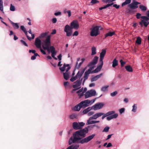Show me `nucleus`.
Returning <instances> with one entry per match:
<instances>
[{"label": "nucleus", "mask_w": 149, "mask_h": 149, "mask_svg": "<svg viewBox=\"0 0 149 149\" xmlns=\"http://www.w3.org/2000/svg\"><path fill=\"white\" fill-rule=\"evenodd\" d=\"M78 117L77 114L75 113L72 114L70 116V118L71 119L77 118Z\"/></svg>", "instance_id": "obj_32"}, {"label": "nucleus", "mask_w": 149, "mask_h": 149, "mask_svg": "<svg viewBox=\"0 0 149 149\" xmlns=\"http://www.w3.org/2000/svg\"><path fill=\"white\" fill-rule=\"evenodd\" d=\"M102 74L101 73L99 75H97L96 76L92 78L91 79V81L92 82L96 81L98 79H99L101 76L102 75Z\"/></svg>", "instance_id": "obj_23"}, {"label": "nucleus", "mask_w": 149, "mask_h": 149, "mask_svg": "<svg viewBox=\"0 0 149 149\" xmlns=\"http://www.w3.org/2000/svg\"><path fill=\"white\" fill-rule=\"evenodd\" d=\"M57 22V19L56 18H54L52 19V22L53 23H55Z\"/></svg>", "instance_id": "obj_55"}, {"label": "nucleus", "mask_w": 149, "mask_h": 149, "mask_svg": "<svg viewBox=\"0 0 149 149\" xmlns=\"http://www.w3.org/2000/svg\"><path fill=\"white\" fill-rule=\"evenodd\" d=\"M86 68V67H85L82 70L79 71L75 76L72 77L70 79V81L72 82L77 79L75 82L73 84L72 87L74 89L72 91V92L74 91L78 90L81 88V86L83 78L82 77L81 79L80 78Z\"/></svg>", "instance_id": "obj_2"}, {"label": "nucleus", "mask_w": 149, "mask_h": 149, "mask_svg": "<svg viewBox=\"0 0 149 149\" xmlns=\"http://www.w3.org/2000/svg\"><path fill=\"white\" fill-rule=\"evenodd\" d=\"M81 105L80 103L76 105L74 107V110L75 111H79L80 110L81 108Z\"/></svg>", "instance_id": "obj_29"}, {"label": "nucleus", "mask_w": 149, "mask_h": 149, "mask_svg": "<svg viewBox=\"0 0 149 149\" xmlns=\"http://www.w3.org/2000/svg\"><path fill=\"white\" fill-rule=\"evenodd\" d=\"M140 4V3L135 1V0H133L132 2L129 5V6L131 9H135L137 8L138 7V5Z\"/></svg>", "instance_id": "obj_12"}, {"label": "nucleus", "mask_w": 149, "mask_h": 149, "mask_svg": "<svg viewBox=\"0 0 149 149\" xmlns=\"http://www.w3.org/2000/svg\"><path fill=\"white\" fill-rule=\"evenodd\" d=\"M115 33L114 32H109L108 33H107L105 36V37H108V36H111L113 35H114Z\"/></svg>", "instance_id": "obj_39"}, {"label": "nucleus", "mask_w": 149, "mask_h": 149, "mask_svg": "<svg viewBox=\"0 0 149 149\" xmlns=\"http://www.w3.org/2000/svg\"><path fill=\"white\" fill-rule=\"evenodd\" d=\"M85 124V123L82 122L79 123L74 122L73 123L72 126L74 129L77 130L82 128Z\"/></svg>", "instance_id": "obj_7"}, {"label": "nucleus", "mask_w": 149, "mask_h": 149, "mask_svg": "<svg viewBox=\"0 0 149 149\" xmlns=\"http://www.w3.org/2000/svg\"><path fill=\"white\" fill-rule=\"evenodd\" d=\"M116 112L114 111H110L107 112L105 114H104L103 116L102 117V120L106 117L108 116L107 119L108 120H110L113 118H116L118 116V113H115Z\"/></svg>", "instance_id": "obj_5"}, {"label": "nucleus", "mask_w": 149, "mask_h": 149, "mask_svg": "<svg viewBox=\"0 0 149 149\" xmlns=\"http://www.w3.org/2000/svg\"><path fill=\"white\" fill-rule=\"evenodd\" d=\"M83 63L82 62H81L79 63V65L78 64V63L77 62L76 63V65L75 66V68L76 69H79L81 65Z\"/></svg>", "instance_id": "obj_42"}, {"label": "nucleus", "mask_w": 149, "mask_h": 149, "mask_svg": "<svg viewBox=\"0 0 149 149\" xmlns=\"http://www.w3.org/2000/svg\"><path fill=\"white\" fill-rule=\"evenodd\" d=\"M89 74H90V73H88L86 71L85 72L83 77V81L82 82V84L83 85H84L85 81L88 78Z\"/></svg>", "instance_id": "obj_21"}, {"label": "nucleus", "mask_w": 149, "mask_h": 149, "mask_svg": "<svg viewBox=\"0 0 149 149\" xmlns=\"http://www.w3.org/2000/svg\"><path fill=\"white\" fill-rule=\"evenodd\" d=\"M62 55L61 54H60L58 56V58L59 61H61V60Z\"/></svg>", "instance_id": "obj_60"}, {"label": "nucleus", "mask_w": 149, "mask_h": 149, "mask_svg": "<svg viewBox=\"0 0 149 149\" xmlns=\"http://www.w3.org/2000/svg\"><path fill=\"white\" fill-rule=\"evenodd\" d=\"M99 1L97 0H92L91 3H92L91 5L99 3Z\"/></svg>", "instance_id": "obj_48"}, {"label": "nucleus", "mask_w": 149, "mask_h": 149, "mask_svg": "<svg viewBox=\"0 0 149 149\" xmlns=\"http://www.w3.org/2000/svg\"><path fill=\"white\" fill-rule=\"evenodd\" d=\"M77 143L76 141H74V138H72L71 137L70 138L69 141V145H71L72 143Z\"/></svg>", "instance_id": "obj_37"}, {"label": "nucleus", "mask_w": 149, "mask_h": 149, "mask_svg": "<svg viewBox=\"0 0 149 149\" xmlns=\"http://www.w3.org/2000/svg\"><path fill=\"white\" fill-rule=\"evenodd\" d=\"M125 68L128 72H132L133 71L132 68L130 65L126 66Z\"/></svg>", "instance_id": "obj_26"}, {"label": "nucleus", "mask_w": 149, "mask_h": 149, "mask_svg": "<svg viewBox=\"0 0 149 149\" xmlns=\"http://www.w3.org/2000/svg\"><path fill=\"white\" fill-rule=\"evenodd\" d=\"M93 119V118L91 117H90L87 120L86 124L87 125H89L100 122V121L99 120H92Z\"/></svg>", "instance_id": "obj_13"}, {"label": "nucleus", "mask_w": 149, "mask_h": 149, "mask_svg": "<svg viewBox=\"0 0 149 149\" xmlns=\"http://www.w3.org/2000/svg\"><path fill=\"white\" fill-rule=\"evenodd\" d=\"M92 109L90 107H88L87 108L84 109L83 111V114H86L88 112L91 110Z\"/></svg>", "instance_id": "obj_30"}, {"label": "nucleus", "mask_w": 149, "mask_h": 149, "mask_svg": "<svg viewBox=\"0 0 149 149\" xmlns=\"http://www.w3.org/2000/svg\"><path fill=\"white\" fill-rule=\"evenodd\" d=\"M100 27L99 26H96L94 27L91 32V35L92 36H96L99 34V30Z\"/></svg>", "instance_id": "obj_10"}, {"label": "nucleus", "mask_w": 149, "mask_h": 149, "mask_svg": "<svg viewBox=\"0 0 149 149\" xmlns=\"http://www.w3.org/2000/svg\"><path fill=\"white\" fill-rule=\"evenodd\" d=\"M88 132V129L85 127L74 132L73 134L74 141H76L77 143L82 144L88 143L92 140L95 136V134H93L84 138Z\"/></svg>", "instance_id": "obj_1"}, {"label": "nucleus", "mask_w": 149, "mask_h": 149, "mask_svg": "<svg viewBox=\"0 0 149 149\" xmlns=\"http://www.w3.org/2000/svg\"><path fill=\"white\" fill-rule=\"evenodd\" d=\"M113 3H108V4H107L106 5V8L109 7L111 6V5H113Z\"/></svg>", "instance_id": "obj_57"}, {"label": "nucleus", "mask_w": 149, "mask_h": 149, "mask_svg": "<svg viewBox=\"0 0 149 149\" xmlns=\"http://www.w3.org/2000/svg\"><path fill=\"white\" fill-rule=\"evenodd\" d=\"M21 29L25 33L26 35V36L28 39L29 40H31V37L27 36V32L26 31V29L25 28L24 26L22 25L20 26Z\"/></svg>", "instance_id": "obj_20"}, {"label": "nucleus", "mask_w": 149, "mask_h": 149, "mask_svg": "<svg viewBox=\"0 0 149 149\" xmlns=\"http://www.w3.org/2000/svg\"><path fill=\"white\" fill-rule=\"evenodd\" d=\"M96 92L94 90H91L86 92L84 94L85 98H87L95 95Z\"/></svg>", "instance_id": "obj_9"}, {"label": "nucleus", "mask_w": 149, "mask_h": 149, "mask_svg": "<svg viewBox=\"0 0 149 149\" xmlns=\"http://www.w3.org/2000/svg\"><path fill=\"white\" fill-rule=\"evenodd\" d=\"M98 59V57L97 56H96L94 57L93 61L90 63L87 66V67H89V68L88 70L86 71V72H87L90 74L91 73H94L93 71L92 72V70L94 69L95 65L97 63Z\"/></svg>", "instance_id": "obj_6"}, {"label": "nucleus", "mask_w": 149, "mask_h": 149, "mask_svg": "<svg viewBox=\"0 0 149 149\" xmlns=\"http://www.w3.org/2000/svg\"><path fill=\"white\" fill-rule=\"evenodd\" d=\"M10 9L11 11H14L15 10V6H13L12 4H11Z\"/></svg>", "instance_id": "obj_45"}, {"label": "nucleus", "mask_w": 149, "mask_h": 149, "mask_svg": "<svg viewBox=\"0 0 149 149\" xmlns=\"http://www.w3.org/2000/svg\"><path fill=\"white\" fill-rule=\"evenodd\" d=\"M100 65L93 71L94 73H96L100 71L103 65V62H100Z\"/></svg>", "instance_id": "obj_19"}, {"label": "nucleus", "mask_w": 149, "mask_h": 149, "mask_svg": "<svg viewBox=\"0 0 149 149\" xmlns=\"http://www.w3.org/2000/svg\"><path fill=\"white\" fill-rule=\"evenodd\" d=\"M139 8L142 11H145L147 9V7L146 6L143 5H140L139 6Z\"/></svg>", "instance_id": "obj_28"}, {"label": "nucleus", "mask_w": 149, "mask_h": 149, "mask_svg": "<svg viewBox=\"0 0 149 149\" xmlns=\"http://www.w3.org/2000/svg\"><path fill=\"white\" fill-rule=\"evenodd\" d=\"M94 113V112L93 111H90L88 112V116H91L93 115Z\"/></svg>", "instance_id": "obj_56"}, {"label": "nucleus", "mask_w": 149, "mask_h": 149, "mask_svg": "<svg viewBox=\"0 0 149 149\" xmlns=\"http://www.w3.org/2000/svg\"><path fill=\"white\" fill-rule=\"evenodd\" d=\"M106 53V51L105 49H103L100 54V62H103V60Z\"/></svg>", "instance_id": "obj_17"}, {"label": "nucleus", "mask_w": 149, "mask_h": 149, "mask_svg": "<svg viewBox=\"0 0 149 149\" xmlns=\"http://www.w3.org/2000/svg\"><path fill=\"white\" fill-rule=\"evenodd\" d=\"M70 67H68L66 69V72L63 73V77L64 79L67 80L69 78V72L68 71L70 69Z\"/></svg>", "instance_id": "obj_16"}, {"label": "nucleus", "mask_w": 149, "mask_h": 149, "mask_svg": "<svg viewBox=\"0 0 149 149\" xmlns=\"http://www.w3.org/2000/svg\"><path fill=\"white\" fill-rule=\"evenodd\" d=\"M40 49V51L43 54H46V53L43 50L42 48H39Z\"/></svg>", "instance_id": "obj_53"}, {"label": "nucleus", "mask_w": 149, "mask_h": 149, "mask_svg": "<svg viewBox=\"0 0 149 149\" xmlns=\"http://www.w3.org/2000/svg\"><path fill=\"white\" fill-rule=\"evenodd\" d=\"M141 38L139 37H138L137 38L136 41V42L137 44L139 45L141 44Z\"/></svg>", "instance_id": "obj_41"}, {"label": "nucleus", "mask_w": 149, "mask_h": 149, "mask_svg": "<svg viewBox=\"0 0 149 149\" xmlns=\"http://www.w3.org/2000/svg\"><path fill=\"white\" fill-rule=\"evenodd\" d=\"M87 90L86 88H85L84 89L83 88V90L82 91V93L81 94H79V95L80 96H83V95H84V93H85Z\"/></svg>", "instance_id": "obj_43"}, {"label": "nucleus", "mask_w": 149, "mask_h": 149, "mask_svg": "<svg viewBox=\"0 0 149 149\" xmlns=\"http://www.w3.org/2000/svg\"><path fill=\"white\" fill-rule=\"evenodd\" d=\"M35 44L37 48H41V42L38 38H36Z\"/></svg>", "instance_id": "obj_14"}, {"label": "nucleus", "mask_w": 149, "mask_h": 149, "mask_svg": "<svg viewBox=\"0 0 149 149\" xmlns=\"http://www.w3.org/2000/svg\"><path fill=\"white\" fill-rule=\"evenodd\" d=\"M112 67H115L118 65V61L116 59H114L113 61Z\"/></svg>", "instance_id": "obj_33"}, {"label": "nucleus", "mask_w": 149, "mask_h": 149, "mask_svg": "<svg viewBox=\"0 0 149 149\" xmlns=\"http://www.w3.org/2000/svg\"><path fill=\"white\" fill-rule=\"evenodd\" d=\"M120 62L121 63V65L122 67L125 64V62L123 61L122 60H120Z\"/></svg>", "instance_id": "obj_50"}, {"label": "nucleus", "mask_w": 149, "mask_h": 149, "mask_svg": "<svg viewBox=\"0 0 149 149\" xmlns=\"http://www.w3.org/2000/svg\"><path fill=\"white\" fill-rule=\"evenodd\" d=\"M113 135V134L108 135L107 136V138L105 139L106 141L109 139L111 137V136Z\"/></svg>", "instance_id": "obj_54"}, {"label": "nucleus", "mask_w": 149, "mask_h": 149, "mask_svg": "<svg viewBox=\"0 0 149 149\" xmlns=\"http://www.w3.org/2000/svg\"><path fill=\"white\" fill-rule=\"evenodd\" d=\"M3 2L2 0H0V10L3 12V13H4L3 12Z\"/></svg>", "instance_id": "obj_31"}, {"label": "nucleus", "mask_w": 149, "mask_h": 149, "mask_svg": "<svg viewBox=\"0 0 149 149\" xmlns=\"http://www.w3.org/2000/svg\"><path fill=\"white\" fill-rule=\"evenodd\" d=\"M42 47L44 50H47L48 52L52 54V56L55 60H57V58L55 57L56 52L55 48L53 46H50V36H47L45 40H43L42 43Z\"/></svg>", "instance_id": "obj_3"}, {"label": "nucleus", "mask_w": 149, "mask_h": 149, "mask_svg": "<svg viewBox=\"0 0 149 149\" xmlns=\"http://www.w3.org/2000/svg\"><path fill=\"white\" fill-rule=\"evenodd\" d=\"M79 27V24L77 20H73L70 23V26L67 24L64 27V31L66 33V36H70L72 34V29H77Z\"/></svg>", "instance_id": "obj_4"}, {"label": "nucleus", "mask_w": 149, "mask_h": 149, "mask_svg": "<svg viewBox=\"0 0 149 149\" xmlns=\"http://www.w3.org/2000/svg\"><path fill=\"white\" fill-rule=\"evenodd\" d=\"M141 15V14L139 13H137L136 15V17L137 19H139L140 18V17Z\"/></svg>", "instance_id": "obj_64"}, {"label": "nucleus", "mask_w": 149, "mask_h": 149, "mask_svg": "<svg viewBox=\"0 0 149 149\" xmlns=\"http://www.w3.org/2000/svg\"><path fill=\"white\" fill-rule=\"evenodd\" d=\"M48 32H45L41 34L39 37V38H42L45 37L48 34Z\"/></svg>", "instance_id": "obj_35"}, {"label": "nucleus", "mask_w": 149, "mask_h": 149, "mask_svg": "<svg viewBox=\"0 0 149 149\" xmlns=\"http://www.w3.org/2000/svg\"><path fill=\"white\" fill-rule=\"evenodd\" d=\"M137 109V105L134 104L132 106V111L133 112H136V111Z\"/></svg>", "instance_id": "obj_38"}, {"label": "nucleus", "mask_w": 149, "mask_h": 149, "mask_svg": "<svg viewBox=\"0 0 149 149\" xmlns=\"http://www.w3.org/2000/svg\"><path fill=\"white\" fill-rule=\"evenodd\" d=\"M92 53L91 55H93L96 53V49L95 47L93 46L92 47L91 49Z\"/></svg>", "instance_id": "obj_36"}, {"label": "nucleus", "mask_w": 149, "mask_h": 149, "mask_svg": "<svg viewBox=\"0 0 149 149\" xmlns=\"http://www.w3.org/2000/svg\"><path fill=\"white\" fill-rule=\"evenodd\" d=\"M118 93L117 91H115L111 93L110 94L111 96L112 97H114L116 96Z\"/></svg>", "instance_id": "obj_46"}, {"label": "nucleus", "mask_w": 149, "mask_h": 149, "mask_svg": "<svg viewBox=\"0 0 149 149\" xmlns=\"http://www.w3.org/2000/svg\"><path fill=\"white\" fill-rule=\"evenodd\" d=\"M20 42L22 43L23 45H24L26 46L27 47L28 45L27 44V43H26V42L24 41L23 40H20Z\"/></svg>", "instance_id": "obj_49"}, {"label": "nucleus", "mask_w": 149, "mask_h": 149, "mask_svg": "<svg viewBox=\"0 0 149 149\" xmlns=\"http://www.w3.org/2000/svg\"><path fill=\"white\" fill-rule=\"evenodd\" d=\"M96 98H95L93 100H89V104H93L95 102V100Z\"/></svg>", "instance_id": "obj_52"}, {"label": "nucleus", "mask_w": 149, "mask_h": 149, "mask_svg": "<svg viewBox=\"0 0 149 149\" xmlns=\"http://www.w3.org/2000/svg\"><path fill=\"white\" fill-rule=\"evenodd\" d=\"M113 6L117 9H118L119 7V5H118L116 4H114L113 5Z\"/></svg>", "instance_id": "obj_62"}, {"label": "nucleus", "mask_w": 149, "mask_h": 149, "mask_svg": "<svg viewBox=\"0 0 149 149\" xmlns=\"http://www.w3.org/2000/svg\"><path fill=\"white\" fill-rule=\"evenodd\" d=\"M67 13L68 14V16L69 17H70L71 15V12L70 10H68L67 11Z\"/></svg>", "instance_id": "obj_58"}, {"label": "nucleus", "mask_w": 149, "mask_h": 149, "mask_svg": "<svg viewBox=\"0 0 149 149\" xmlns=\"http://www.w3.org/2000/svg\"><path fill=\"white\" fill-rule=\"evenodd\" d=\"M87 128L88 129V128H89L90 130H91L94 128L92 125L88 126Z\"/></svg>", "instance_id": "obj_59"}, {"label": "nucleus", "mask_w": 149, "mask_h": 149, "mask_svg": "<svg viewBox=\"0 0 149 149\" xmlns=\"http://www.w3.org/2000/svg\"><path fill=\"white\" fill-rule=\"evenodd\" d=\"M83 88H82L81 89H79V90L77 91L76 93L78 94V96H79L80 97H81L82 96H80L79 95V94H81L82 93V91L83 90Z\"/></svg>", "instance_id": "obj_40"}, {"label": "nucleus", "mask_w": 149, "mask_h": 149, "mask_svg": "<svg viewBox=\"0 0 149 149\" xmlns=\"http://www.w3.org/2000/svg\"><path fill=\"white\" fill-rule=\"evenodd\" d=\"M104 105V104L103 103H97L92 106L91 109L95 110H99L101 109Z\"/></svg>", "instance_id": "obj_11"}, {"label": "nucleus", "mask_w": 149, "mask_h": 149, "mask_svg": "<svg viewBox=\"0 0 149 149\" xmlns=\"http://www.w3.org/2000/svg\"><path fill=\"white\" fill-rule=\"evenodd\" d=\"M89 100H87L81 102L80 103L82 107H86L89 105Z\"/></svg>", "instance_id": "obj_15"}, {"label": "nucleus", "mask_w": 149, "mask_h": 149, "mask_svg": "<svg viewBox=\"0 0 149 149\" xmlns=\"http://www.w3.org/2000/svg\"><path fill=\"white\" fill-rule=\"evenodd\" d=\"M125 109L124 108H122L119 110V112L120 114H122L125 112Z\"/></svg>", "instance_id": "obj_47"}, {"label": "nucleus", "mask_w": 149, "mask_h": 149, "mask_svg": "<svg viewBox=\"0 0 149 149\" xmlns=\"http://www.w3.org/2000/svg\"><path fill=\"white\" fill-rule=\"evenodd\" d=\"M131 2V0H125V1L122 4V6H123L125 5L129 4Z\"/></svg>", "instance_id": "obj_27"}, {"label": "nucleus", "mask_w": 149, "mask_h": 149, "mask_svg": "<svg viewBox=\"0 0 149 149\" xmlns=\"http://www.w3.org/2000/svg\"><path fill=\"white\" fill-rule=\"evenodd\" d=\"M109 127L108 126L106 127L102 131L103 132H108L109 129Z\"/></svg>", "instance_id": "obj_44"}, {"label": "nucleus", "mask_w": 149, "mask_h": 149, "mask_svg": "<svg viewBox=\"0 0 149 149\" xmlns=\"http://www.w3.org/2000/svg\"><path fill=\"white\" fill-rule=\"evenodd\" d=\"M109 87V86H104L102 88L101 91L103 92H105L107 90Z\"/></svg>", "instance_id": "obj_34"}, {"label": "nucleus", "mask_w": 149, "mask_h": 149, "mask_svg": "<svg viewBox=\"0 0 149 149\" xmlns=\"http://www.w3.org/2000/svg\"><path fill=\"white\" fill-rule=\"evenodd\" d=\"M54 15L55 16H58V15H61V12H56L54 13Z\"/></svg>", "instance_id": "obj_51"}, {"label": "nucleus", "mask_w": 149, "mask_h": 149, "mask_svg": "<svg viewBox=\"0 0 149 149\" xmlns=\"http://www.w3.org/2000/svg\"><path fill=\"white\" fill-rule=\"evenodd\" d=\"M68 67H70L68 64H64L63 67L60 68H59L60 70L62 72L64 71L65 70V72H66V69Z\"/></svg>", "instance_id": "obj_24"}, {"label": "nucleus", "mask_w": 149, "mask_h": 149, "mask_svg": "<svg viewBox=\"0 0 149 149\" xmlns=\"http://www.w3.org/2000/svg\"><path fill=\"white\" fill-rule=\"evenodd\" d=\"M141 18L143 19L140 22L139 24L142 26L144 25L145 27H146L148 24V22L149 20L148 18L146 16H141Z\"/></svg>", "instance_id": "obj_8"}, {"label": "nucleus", "mask_w": 149, "mask_h": 149, "mask_svg": "<svg viewBox=\"0 0 149 149\" xmlns=\"http://www.w3.org/2000/svg\"><path fill=\"white\" fill-rule=\"evenodd\" d=\"M10 22L13 25V28L14 29H18L19 27V23H15L12 21L10 20H9Z\"/></svg>", "instance_id": "obj_22"}, {"label": "nucleus", "mask_w": 149, "mask_h": 149, "mask_svg": "<svg viewBox=\"0 0 149 149\" xmlns=\"http://www.w3.org/2000/svg\"><path fill=\"white\" fill-rule=\"evenodd\" d=\"M104 115V113L102 112H98L91 116L93 119L96 120L97 118Z\"/></svg>", "instance_id": "obj_18"}, {"label": "nucleus", "mask_w": 149, "mask_h": 149, "mask_svg": "<svg viewBox=\"0 0 149 149\" xmlns=\"http://www.w3.org/2000/svg\"><path fill=\"white\" fill-rule=\"evenodd\" d=\"M78 34V32L77 31H75L74 33L73 36H77Z\"/></svg>", "instance_id": "obj_63"}, {"label": "nucleus", "mask_w": 149, "mask_h": 149, "mask_svg": "<svg viewBox=\"0 0 149 149\" xmlns=\"http://www.w3.org/2000/svg\"><path fill=\"white\" fill-rule=\"evenodd\" d=\"M112 145L111 143H109L107 145L106 147L107 148L110 147L112 146Z\"/></svg>", "instance_id": "obj_61"}, {"label": "nucleus", "mask_w": 149, "mask_h": 149, "mask_svg": "<svg viewBox=\"0 0 149 149\" xmlns=\"http://www.w3.org/2000/svg\"><path fill=\"white\" fill-rule=\"evenodd\" d=\"M79 147L78 144L73 145L69 146L67 149H77Z\"/></svg>", "instance_id": "obj_25"}]
</instances>
